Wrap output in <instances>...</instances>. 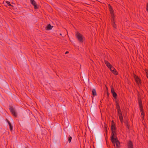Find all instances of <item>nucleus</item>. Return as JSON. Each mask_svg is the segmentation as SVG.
Returning <instances> with one entry per match:
<instances>
[{
	"label": "nucleus",
	"instance_id": "obj_1",
	"mask_svg": "<svg viewBox=\"0 0 148 148\" xmlns=\"http://www.w3.org/2000/svg\"><path fill=\"white\" fill-rule=\"evenodd\" d=\"M138 101L139 105L140 110L141 114V118L143 120L145 116V114L144 112L142 102L140 99L139 98L138 99Z\"/></svg>",
	"mask_w": 148,
	"mask_h": 148
},
{
	"label": "nucleus",
	"instance_id": "obj_2",
	"mask_svg": "<svg viewBox=\"0 0 148 148\" xmlns=\"http://www.w3.org/2000/svg\"><path fill=\"white\" fill-rule=\"evenodd\" d=\"M75 36L77 38L79 42H83V37L82 35L79 33L77 32L76 33Z\"/></svg>",
	"mask_w": 148,
	"mask_h": 148
},
{
	"label": "nucleus",
	"instance_id": "obj_3",
	"mask_svg": "<svg viewBox=\"0 0 148 148\" xmlns=\"http://www.w3.org/2000/svg\"><path fill=\"white\" fill-rule=\"evenodd\" d=\"M112 134L111 137V140L112 143H114V139L116 137V130H111Z\"/></svg>",
	"mask_w": 148,
	"mask_h": 148
},
{
	"label": "nucleus",
	"instance_id": "obj_4",
	"mask_svg": "<svg viewBox=\"0 0 148 148\" xmlns=\"http://www.w3.org/2000/svg\"><path fill=\"white\" fill-rule=\"evenodd\" d=\"M9 110L13 115L15 116V117H16L17 116V114L16 112L15 111L14 108L12 106H10L9 108Z\"/></svg>",
	"mask_w": 148,
	"mask_h": 148
},
{
	"label": "nucleus",
	"instance_id": "obj_5",
	"mask_svg": "<svg viewBox=\"0 0 148 148\" xmlns=\"http://www.w3.org/2000/svg\"><path fill=\"white\" fill-rule=\"evenodd\" d=\"M30 3L34 6L35 9H38L39 8V6L36 5V3L34 0H30Z\"/></svg>",
	"mask_w": 148,
	"mask_h": 148
},
{
	"label": "nucleus",
	"instance_id": "obj_6",
	"mask_svg": "<svg viewBox=\"0 0 148 148\" xmlns=\"http://www.w3.org/2000/svg\"><path fill=\"white\" fill-rule=\"evenodd\" d=\"M111 90L112 94L114 98L115 99H116L117 97V95L116 93L114 91V89L113 87L111 88Z\"/></svg>",
	"mask_w": 148,
	"mask_h": 148
},
{
	"label": "nucleus",
	"instance_id": "obj_7",
	"mask_svg": "<svg viewBox=\"0 0 148 148\" xmlns=\"http://www.w3.org/2000/svg\"><path fill=\"white\" fill-rule=\"evenodd\" d=\"M114 143H113L114 144L115 143L116 144V147L115 148H120V147L119 146L120 145V142L117 138H114Z\"/></svg>",
	"mask_w": 148,
	"mask_h": 148
},
{
	"label": "nucleus",
	"instance_id": "obj_8",
	"mask_svg": "<svg viewBox=\"0 0 148 148\" xmlns=\"http://www.w3.org/2000/svg\"><path fill=\"white\" fill-rule=\"evenodd\" d=\"M127 145L128 148H134L133 143L131 141H129Z\"/></svg>",
	"mask_w": 148,
	"mask_h": 148
},
{
	"label": "nucleus",
	"instance_id": "obj_9",
	"mask_svg": "<svg viewBox=\"0 0 148 148\" xmlns=\"http://www.w3.org/2000/svg\"><path fill=\"white\" fill-rule=\"evenodd\" d=\"M115 102L116 103L115 106L117 110H119L121 109L120 107L119 103L118 101L116 100H115Z\"/></svg>",
	"mask_w": 148,
	"mask_h": 148
},
{
	"label": "nucleus",
	"instance_id": "obj_10",
	"mask_svg": "<svg viewBox=\"0 0 148 148\" xmlns=\"http://www.w3.org/2000/svg\"><path fill=\"white\" fill-rule=\"evenodd\" d=\"M53 27V26H51L50 24H49L46 26L45 29L47 30H50Z\"/></svg>",
	"mask_w": 148,
	"mask_h": 148
},
{
	"label": "nucleus",
	"instance_id": "obj_11",
	"mask_svg": "<svg viewBox=\"0 0 148 148\" xmlns=\"http://www.w3.org/2000/svg\"><path fill=\"white\" fill-rule=\"evenodd\" d=\"M108 8L110 13H114V11L112 7L110 4L108 5Z\"/></svg>",
	"mask_w": 148,
	"mask_h": 148
},
{
	"label": "nucleus",
	"instance_id": "obj_12",
	"mask_svg": "<svg viewBox=\"0 0 148 148\" xmlns=\"http://www.w3.org/2000/svg\"><path fill=\"white\" fill-rule=\"evenodd\" d=\"M104 62L108 68H109L112 65L108 61L105 60Z\"/></svg>",
	"mask_w": 148,
	"mask_h": 148
},
{
	"label": "nucleus",
	"instance_id": "obj_13",
	"mask_svg": "<svg viewBox=\"0 0 148 148\" xmlns=\"http://www.w3.org/2000/svg\"><path fill=\"white\" fill-rule=\"evenodd\" d=\"M112 125L111 126V130H116V127L113 121H112Z\"/></svg>",
	"mask_w": 148,
	"mask_h": 148
},
{
	"label": "nucleus",
	"instance_id": "obj_14",
	"mask_svg": "<svg viewBox=\"0 0 148 148\" xmlns=\"http://www.w3.org/2000/svg\"><path fill=\"white\" fill-rule=\"evenodd\" d=\"M125 123L126 127L128 128V130H129L130 126L128 123V121L127 120L125 121Z\"/></svg>",
	"mask_w": 148,
	"mask_h": 148
},
{
	"label": "nucleus",
	"instance_id": "obj_15",
	"mask_svg": "<svg viewBox=\"0 0 148 148\" xmlns=\"http://www.w3.org/2000/svg\"><path fill=\"white\" fill-rule=\"evenodd\" d=\"M92 95L94 97L97 95V94L96 90L95 89H92Z\"/></svg>",
	"mask_w": 148,
	"mask_h": 148
},
{
	"label": "nucleus",
	"instance_id": "obj_16",
	"mask_svg": "<svg viewBox=\"0 0 148 148\" xmlns=\"http://www.w3.org/2000/svg\"><path fill=\"white\" fill-rule=\"evenodd\" d=\"M7 121L10 126V131H12L13 130V126H12L10 122L8 120H7Z\"/></svg>",
	"mask_w": 148,
	"mask_h": 148
},
{
	"label": "nucleus",
	"instance_id": "obj_17",
	"mask_svg": "<svg viewBox=\"0 0 148 148\" xmlns=\"http://www.w3.org/2000/svg\"><path fill=\"white\" fill-rule=\"evenodd\" d=\"M111 21H112V25L113 27L114 28H116V25H115V23H114V19L111 20Z\"/></svg>",
	"mask_w": 148,
	"mask_h": 148
},
{
	"label": "nucleus",
	"instance_id": "obj_18",
	"mask_svg": "<svg viewBox=\"0 0 148 148\" xmlns=\"http://www.w3.org/2000/svg\"><path fill=\"white\" fill-rule=\"evenodd\" d=\"M119 119L121 121V122L122 123H123V120L122 115L119 116Z\"/></svg>",
	"mask_w": 148,
	"mask_h": 148
},
{
	"label": "nucleus",
	"instance_id": "obj_19",
	"mask_svg": "<svg viewBox=\"0 0 148 148\" xmlns=\"http://www.w3.org/2000/svg\"><path fill=\"white\" fill-rule=\"evenodd\" d=\"M117 111L118 114L119 116L122 115V112H121V109H120L119 110H117Z\"/></svg>",
	"mask_w": 148,
	"mask_h": 148
},
{
	"label": "nucleus",
	"instance_id": "obj_20",
	"mask_svg": "<svg viewBox=\"0 0 148 148\" xmlns=\"http://www.w3.org/2000/svg\"><path fill=\"white\" fill-rule=\"evenodd\" d=\"M112 73L115 75H117L118 74V73L117 71L115 69H114V71H112Z\"/></svg>",
	"mask_w": 148,
	"mask_h": 148
},
{
	"label": "nucleus",
	"instance_id": "obj_21",
	"mask_svg": "<svg viewBox=\"0 0 148 148\" xmlns=\"http://www.w3.org/2000/svg\"><path fill=\"white\" fill-rule=\"evenodd\" d=\"M5 3L7 4V5H8L9 6H12V5L10 4V3L9 1H6L5 2Z\"/></svg>",
	"mask_w": 148,
	"mask_h": 148
},
{
	"label": "nucleus",
	"instance_id": "obj_22",
	"mask_svg": "<svg viewBox=\"0 0 148 148\" xmlns=\"http://www.w3.org/2000/svg\"><path fill=\"white\" fill-rule=\"evenodd\" d=\"M136 81L137 83H138L140 81V80L138 76H136Z\"/></svg>",
	"mask_w": 148,
	"mask_h": 148
},
{
	"label": "nucleus",
	"instance_id": "obj_23",
	"mask_svg": "<svg viewBox=\"0 0 148 148\" xmlns=\"http://www.w3.org/2000/svg\"><path fill=\"white\" fill-rule=\"evenodd\" d=\"M108 68L110 69L111 71H114V69H115V68L112 66V65H111V66Z\"/></svg>",
	"mask_w": 148,
	"mask_h": 148
},
{
	"label": "nucleus",
	"instance_id": "obj_24",
	"mask_svg": "<svg viewBox=\"0 0 148 148\" xmlns=\"http://www.w3.org/2000/svg\"><path fill=\"white\" fill-rule=\"evenodd\" d=\"M111 15V17L112 18V20L114 19V18L115 17L114 13H110Z\"/></svg>",
	"mask_w": 148,
	"mask_h": 148
},
{
	"label": "nucleus",
	"instance_id": "obj_25",
	"mask_svg": "<svg viewBox=\"0 0 148 148\" xmlns=\"http://www.w3.org/2000/svg\"><path fill=\"white\" fill-rule=\"evenodd\" d=\"M71 139L72 137L71 136H69L68 138V141L69 143L71 142Z\"/></svg>",
	"mask_w": 148,
	"mask_h": 148
},
{
	"label": "nucleus",
	"instance_id": "obj_26",
	"mask_svg": "<svg viewBox=\"0 0 148 148\" xmlns=\"http://www.w3.org/2000/svg\"><path fill=\"white\" fill-rule=\"evenodd\" d=\"M146 75L147 78H148V70H147L146 71Z\"/></svg>",
	"mask_w": 148,
	"mask_h": 148
},
{
	"label": "nucleus",
	"instance_id": "obj_27",
	"mask_svg": "<svg viewBox=\"0 0 148 148\" xmlns=\"http://www.w3.org/2000/svg\"><path fill=\"white\" fill-rule=\"evenodd\" d=\"M146 10L148 12V3H147L146 5Z\"/></svg>",
	"mask_w": 148,
	"mask_h": 148
},
{
	"label": "nucleus",
	"instance_id": "obj_28",
	"mask_svg": "<svg viewBox=\"0 0 148 148\" xmlns=\"http://www.w3.org/2000/svg\"><path fill=\"white\" fill-rule=\"evenodd\" d=\"M69 53V51H66V52H65V54H66L68 53Z\"/></svg>",
	"mask_w": 148,
	"mask_h": 148
},
{
	"label": "nucleus",
	"instance_id": "obj_29",
	"mask_svg": "<svg viewBox=\"0 0 148 148\" xmlns=\"http://www.w3.org/2000/svg\"><path fill=\"white\" fill-rule=\"evenodd\" d=\"M136 75H134V77L135 79H136Z\"/></svg>",
	"mask_w": 148,
	"mask_h": 148
},
{
	"label": "nucleus",
	"instance_id": "obj_30",
	"mask_svg": "<svg viewBox=\"0 0 148 148\" xmlns=\"http://www.w3.org/2000/svg\"><path fill=\"white\" fill-rule=\"evenodd\" d=\"M106 126H105V127L106 128V130H105V131H107V128H106Z\"/></svg>",
	"mask_w": 148,
	"mask_h": 148
},
{
	"label": "nucleus",
	"instance_id": "obj_31",
	"mask_svg": "<svg viewBox=\"0 0 148 148\" xmlns=\"http://www.w3.org/2000/svg\"><path fill=\"white\" fill-rule=\"evenodd\" d=\"M25 148H27V147H25Z\"/></svg>",
	"mask_w": 148,
	"mask_h": 148
}]
</instances>
